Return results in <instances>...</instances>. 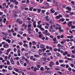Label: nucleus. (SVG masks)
I'll return each instance as SVG.
<instances>
[{"label":"nucleus","mask_w":75,"mask_h":75,"mask_svg":"<svg viewBox=\"0 0 75 75\" xmlns=\"http://www.w3.org/2000/svg\"><path fill=\"white\" fill-rule=\"evenodd\" d=\"M12 35H11V33H9V34H6L5 35V37L6 38H12V36H11Z\"/></svg>","instance_id":"f257e3e1"},{"label":"nucleus","mask_w":75,"mask_h":75,"mask_svg":"<svg viewBox=\"0 0 75 75\" xmlns=\"http://www.w3.org/2000/svg\"><path fill=\"white\" fill-rule=\"evenodd\" d=\"M16 23H18L20 24H22L23 23V21H21V19L18 18L16 20Z\"/></svg>","instance_id":"f03ea898"},{"label":"nucleus","mask_w":75,"mask_h":75,"mask_svg":"<svg viewBox=\"0 0 75 75\" xmlns=\"http://www.w3.org/2000/svg\"><path fill=\"white\" fill-rule=\"evenodd\" d=\"M43 34H45V35H49L50 34V33H48V30H45L44 32H43Z\"/></svg>","instance_id":"7ed1b4c3"},{"label":"nucleus","mask_w":75,"mask_h":75,"mask_svg":"<svg viewBox=\"0 0 75 75\" xmlns=\"http://www.w3.org/2000/svg\"><path fill=\"white\" fill-rule=\"evenodd\" d=\"M68 26L69 27H71V26H72V21H70L68 22Z\"/></svg>","instance_id":"20e7f679"},{"label":"nucleus","mask_w":75,"mask_h":75,"mask_svg":"<svg viewBox=\"0 0 75 75\" xmlns=\"http://www.w3.org/2000/svg\"><path fill=\"white\" fill-rule=\"evenodd\" d=\"M9 45L8 43H6L5 44L3 45V47L4 48H7L8 47Z\"/></svg>","instance_id":"39448f33"},{"label":"nucleus","mask_w":75,"mask_h":75,"mask_svg":"<svg viewBox=\"0 0 75 75\" xmlns=\"http://www.w3.org/2000/svg\"><path fill=\"white\" fill-rule=\"evenodd\" d=\"M55 65V64L54 63V62H53L52 61H51L50 62V64L49 65V67H50L51 68V67H52V66H53V65Z\"/></svg>","instance_id":"423d86ee"},{"label":"nucleus","mask_w":75,"mask_h":75,"mask_svg":"<svg viewBox=\"0 0 75 75\" xmlns=\"http://www.w3.org/2000/svg\"><path fill=\"white\" fill-rule=\"evenodd\" d=\"M62 17V16L61 14H59V16H57L56 17V18L57 19H59L60 18Z\"/></svg>","instance_id":"0eeeda50"},{"label":"nucleus","mask_w":75,"mask_h":75,"mask_svg":"<svg viewBox=\"0 0 75 75\" xmlns=\"http://www.w3.org/2000/svg\"><path fill=\"white\" fill-rule=\"evenodd\" d=\"M10 61L12 65H14L15 64L14 63V62L13 61V58H11L10 59Z\"/></svg>","instance_id":"6e6552de"},{"label":"nucleus","mask_w":75,"mask_h":75,"mask_svg":"<svg viewBox=\"0 0 75 75\" xmlns=\"http://www.w3.org/2000/svg\"><path fill=\"white\" fill-rule=\"evenodd\" d=\"M57 46L58 47V48H60V47H61L62 48V50H63V46H62V45H61V44L59 43L58 44H57Z\"/></svg>","instance_id":"1a4fd4ad"},{"label":"nucleus","mask_w":75,"mask_h":75,"mask_svg":"<svg viewBox=\"0 0 75 75\" xmlns=\"http://www.w3.org/2000/svg\"><path fill=\"white\" fill-rule=\"evenodd\" d=\"M50 11L51 13L52 14H54V12H55V11L54 10L53 8L51 9Z\"/></svg>","instance_id":"9d476101"},{"label":"nucleus","mask_w":75,"mask_h":75,"mask_svg":"<svg viewBox=\"0 0 75 75\" xmlns=\"http://www.w3.org/2000/svg\"><path fill=\"white\" fill-rule=\"evenodd\" d=\"M66 9L68 10L69 11H71L72 9L71 8H70L69 6H67L66 8Z\"/></svg>","instance_id":"9b49d317"},{"label":"nucleus","mask_w":75,"mask_h":75,"mask_svg":"<svg viewBox=\"0 0 75 75\" xmlns=\"http://www.w3.org/2000/svg\"><path fill=\"white\" fill-rule=\"evenodd\" d=\"M56 55H57V56H58V57H59L60 58H61V54H59V52H57Z\"/></svg>","instance_id":"f8f14e48"},{"label":"nucleus","mask_w":75,"mask_h":75,"mask_svg":"<svg viewBox=\"0 0 75 75\" xmlns=\"http://www.w3.org/2000/svg\"><path fill=\"white\" fill-rule=\"evenodd\" d=\"M40 48H45V45L44 44H41L40 46Z\"/></svg>","instance_id":"ddd939ff"},{"label":"nucleus","mask_w":75,"mask_h":75,"mask_svg":"<svg viewBox=\"0 0 75 75\" xmlns=\"http://www.w3.org/2000/svg\"><path fill=\"white\" fill-rule=\"evenodd\" d=\"M19 61L21 64H23L24 63V60L23 59H20Z\"/></svg>","instance_id":"4468645a"},{"label":"nucleus","mask_w":75,"mask_h":75,"mask_svg":"<svg viewBox=\"0 0 75 75\" xmlns=\"http://www.w3.org/2000/svg\"><path fill=\"white\" fill-rule=\"evenodd\" d=\"M44 4L45 6H46L47 7H48L49 6V4L47 2H45Z\"/></svg>","instance_id":"2eb2a0df"},{"label":"nucleus","mask_w":75,"mask_h":75,"mask_svg":"<svg viewBox=\"0 0 75 75\" xmlns=\"http://www.w3.org/2000/svg\"><path fill=\"white\" fill-rule=\"evenodd\" d=\"M59 21L62 22H64L65 21V19L64 18H61L59 19Z\"/></svg>","instance_id":"dca6fc26"},{"label":"nucleus","mask_w":75,"mask_h":75,"mask_svg":"<svg viewBox=\"0 0 75 75\" xmlns=\"http://www.w3.org/2000/svg\"><path fill=\"white\" fill-rule=\"evenodd\" d=\"M8 69L9 70H12V69H13V67L11 66H9L8 67Z\"/></svg>","instance_id":"f3484780"},{"label":"nucleus","mask_w":75,"mask_h":75,"mask_svg":"<svg viewBox=\"0 0 75 75\" xmlns=\"http://www.w3.org/2000/svg\"><path fill=\"white\" fill-rule=\"evenodd\" d=\"M37 27L39 28H42V25H38Z\"/></svg>","instance_id":"a211bd4d"},{"label":"nucleus","mask_w":75,"mask_h":75,"mask_svg":"<svg viewBox=\"0 0 75 75\" xmlns=\"http://www.w3.org/2000/svg\"><path fill=\"white\" fill-rule=\"evenodd\" d=\"M18 72V73H19V74L22 73V72H23V70L20 69H19Z\"/></svg>","instance_id":"6ab92c4d"},{"label":"nucleus","mask_w":75,"mask_h":75,"mask_svg":"<svg viewBox=\"0 0 75 75\" xmlns=\"http://www.w3.org/2000/svg\"><path fill=\"white\" fill-rule=\"evenodd\" d=\"M13 69L14 70L16 71V72H18V70L19 69H18L17 68H13Z\"/></svg>","instance_id":"aec40b11"},{"label":"nucleus","mask_w":75,"mask_h":75,"mask_svg":"<svg viewBox=\"0 0 75 75\" xmlns=\"http://www.w3.org/2000/svg\"><path fill=\"white\" fill-rule=\"evenodd\" d=\"M68 53L67 52L65 51L64 53H63V55H64L65 56V55H67Z\"/></svg>","instance_id":"412c9836"},{"label":"nucleus","mask_w":75,"mask_h":75,"mask_svg":"<svg viewBox=\"0 0 75 75\" xmlns=\"http://www.w3.org/2000/svg\"><path fill=\"white\" fill-rule=\"evenodd\" d=\"M59 63H63V62H64V60L60 59L59 60Z\"/></svg>","instance_id":"4be33fe9"},{"label":"nucleus","mask_w":75,"mask_h":75,"mask_svg":"<svg viewBox=\"0 0 75 75\" xmlns=\"http://www.w3.org/2000/svg\"><path fill=\"white\" fill-rule=\"evenodd\" d=\"M6 41L8 42V43H10L11 42V40H10L9 39H7L6 40Z\"/></svg>","instance_id":"5701e85b"},{"label":"nucleus","mask_w":75,"mask_h":75,"mask_svg":"<svg viewBox=\"0 0 75 75\" xmlns=\"http://www.w3.org/2000/svg\"><path fill=\"white\" fill-rule=\"evenodd\" d=\"M41 9H38L37 10V13H41Z\"/></svg>","instance_id":"b1692460"},{"label":"nucleus","mask_w":75,"mask_h":75,"mask_svg":"<svg viewBox=\"0 0 75 75\" xmlns=\"http://www.w3.org/2000/svg\"><path fill=\"white\" fill-rule=\"evenodd\" d=\"M9 6L11 8H13L14 7V5L13 4H11L9 5Z\"/></svg>","instance_id":"393cba45"},{"label":"nucleus","mask_w":75,"mask_h":75,"mask_svg":"<svg viewBox=\"0 0 75 75\" xmlns=\"http://www.w3.org/2000/svg\"><path fill=\"white\" fill-rule=\"evenodd\" d=\"M54 41V42H53V43L54 44H58V40H56L55 41Z\"/></svg>","instance_id":"a878e982"},{"label":"nucleus","mask_w":75,"mask_h":75,"mask_svg":"<svg viewBox=\"0 0 75 75\" xmlns=\"http://www.w3.org/2000/svg\"><path fill=\"white\" fill-rule=\"evenodd\" d=\"M40 30H41V31H44V30H45V29L43 28H39Z\"/></svg>","instance_id":"bb28decb"},{"label":"nucleus","mask_w":75,"mask_h":75,"mask_svg":"<svg viewBox=\"0 0 75 75\" xmlns=\"http://www.w3.org/2000/svg\"><path fill=\"white\" fill-rule=\"evenodd\" d=\"M11 50H12L10 49V48L8 49L7 50V52L8 53L10 52V51H11Z\"/></svg>","instance_id":"cd10ccee"},{"label":"nucleus","mask_w":75,"mask_h":75,"mask_svg":"<svg viewBox=\"0 0 75 75\" xmlns=\"http://www.w3.org/2000/svg\"><path fill=\"white\" fill-rule=\"evenodd\" d=\"M66 65L65 64H62L60 65V67H65Z\"/></svg>","instance_id":"c85d7f7f"},{"label":"nucleus","mask_w":75,"mask_h":75,"mask_svg":"<svg viewBox=\"0 0 75 75\" xmlns=\"http://www.w3.org/2000/svg\"><path fill=\"white\" fill-rule=\"evenodd\" d=\"M19 59V57H15L14 59V60H18Z\"/></svg>","instance_id":"c756f323"},{"label":"nucleus","mask_w":75,"mask_h":75,"mask_svg":"<svg viewBox=\"0 0 75 75\" xmlns=\"http://www.w3.org/2000/svg\"><path fill=\"white\" fill-rule=\"evenodd\" d=\"M49 22L50 24H52L53 23V20H51L49 21Z\"/></svg>","instance_id":"7c9ffc66"},{"label":"nucleus","mask_w":75,"mask_h":75,"mask_svg":"<svg viewBox=\"0 0 75 75\" xmlns=\"http://www.w3.org/2000/svg\"><path fill=\"white\" fill-rule=\"evenodd\" d=\"M59 28L58 30H61V25H58Z\"/></svg>","instance_id":"2f4dec72"},{"label":"nucleus","mask_w":75,"mask_h":75,"mask_svg":"<svg viewBox=\"0 0 75 75\" xmlns=\"http://www.w3.org/2000/svg\"><path fill=\"white\" fill-rule=\"evenodd\" d=\"M68 45L69 46H72V43L71 42H69L68 43Z\"/></svg>","instance_id":"473e14b6"},{"label":"nucleus","mask_w":75,"mask_h":75,"mask_svg":"<svg viewBox=\"0 0 75 75\" xmlns=\"http://www.w3.org/2000/svg\"><path fill=\"white\" fill-rule=\"evenodd\" d=\"M40 71H44V68L43 67H41L40 68Z\"/></svg>","instance_id":"72a5a7b5"},{"label":"nucleus","mask_w":75,"mask_h":75,"mask_svg":"<svg viewBox=\"0 0 75 75\" xmlns=\"http://www.w3.org/2000/svg\"><path fill=\"white\" fill-rule=\"evenodd\" d=\"M38 52H39V53H41L42 52V49H40L38 50Z\"/></svg>","instance_id":"f704fd0d"},{"label":"nucleus","mask_w":75,"mask_h":75,"mask_svg":"<svg viewBox=\"0 0 75 75\" xmlns=\"http://www.w3.org/2000/svg\"><path fill=\"white\" fill-rule=\"evenodd\" d=\"M45 25H47V26H50V24H49V23H48L47 22H45Z\"/></svg>","instance_id":"c9c22d12"},{"label":"nucleus","mask_w":75,"mask_h":75,"mask_svg":"<svg viewBox=\"0 0 75 75\" xmlns=\"http://www.w3.org/2000/svg\"><path fill=\"white\" fill-rule=\"evenodd\" d=\"M6 18H4L3 22L4 23H6Z\"/></svg>","instance_id":"e433bc0d"},{"label":"nucleus","mask_w":75,"mask_h":75,"mask_svg":"<svg viewBox=\"0 0 75 75\" xmlns=\"http://www.w3.org/2000/svg\"><path fill=\"white\" fill-rule=\"evenodd\" d=\"M22 59H24V60H25V57H24V55H23L22 57Z\"/></svg>","instance_id":"4c0bfd02"},{"label":"nucleus","mask_w":75,"mask_h":75,"mask_svg":"<svg viewBox=\"0 0 75 75\" xmlns=\"http://www.w3.org/2000/svg\"><path fill=\"white\" fill-rule=\"evenodd\" d=\"M31 27V25L29 23L28 25V28H30V27Z\"/></svg>","instance_id":"58836bf2"},{"label":"nucleus","mask_w":75,"mask_h":75,"mask_svg":"<svg viewBox=\"0 0 75 75\" xmlns=\"http://www.w3.org/2000/svg\"><path fill=\"white\" fill-rule=\"evenodd\" d=\"M12 35L13 36H15V35H17V33H13Z\"/></svg>","instance_id":"ea45409f"},{"label":"nucleus","mask_w":75,"mask_h":75,"mask_svg":"<svg viewBox=\"0 0 75 75\" xmlns=\"http://www.w3.org/2000/svg\"><path fill=\"white\" fill-rule=\"evenodd\" d=\"M42 59L43 61H45L46 60V57H44V58H42Z\"/></svg>","instance_id":"a19ab883"},{"label":"nucleus","mask_w":75,"mask_h":75,"mask_svg":"<svg viewBox=\"0 0 75 75\" xmlns=\"http://www.w3.org/2000/svg\"><path fill=\"white\" fill-rule=\"evenodd\" d=\"M53 41H57V38H55L53 39H52Z\"/></svg>","instance_id":"79ce46f5"},{"label":"nucleus","mask_w":75,"mask_h":75,"mask_svg":"<svg viewBox=\"0 0 75 75\" xmlns=\"http://www.w3.org/2000/svg\"><path fill=\"white\" fill-rule=\"evenodd\" d=\"M23 47H27L28 46V44H27L25 43H24L23 45Z\"/></svg>","instance_id":"37998d69"},{"label":"nucleus","mask_w":75,"mask_h":75,"mask_svg":"<svg viewBox=\"0 0 75 75\" xmlns=\"http://www.w3.org/2000/svg\"><path fill=\"white\" fill-rule=\"evenodd\" d=\"M56 64L57 65H59V62L58 61H57L56 62Z\"/></svg>","instance_id":"c03bdc74"},{"label":"nucleus","mask_w":75,"mask_h":75,"mask_svg":"<svg viewBox=\"0 0 75 75\" xmlns=\"http://www.w3.org/2000/svg\"><path fill=\"white\" fill-rule=\"evenodd\" d=\"M70 65L72 67V68H74V64H71Z\"/></svg>","instance_id":"a18cd8bd"},{"label":"nucleus","mask_w":75,"mask_h":75,"mask_svg":"<svg viewBox=\"0 0 75 75\" xmlns=\"http://www.w3.org/2000/svg\"><path fill=\"white\" fill-rule=\"evenodd\" d=\"M26 2V0H22V3H24Z\"/></svg>","instance_id":"49530a36"},{"label":"nucleus","mask_w":75,"mask_h":75,"mask_svg":"<svg viewBox=\"0 0 75 75\" xmlns=\"http://www.w3.org/2000/svg\"><path fill=\"white\" fill-rule=\"evenodd\" d=\"M27 25H25L24 27V29L25 30H27Z\"/></svg>","instance_id":"de8ad7c7"},{"label":"nucleus","mask_w":75,"mask_h":75,"mask_svg":"<svg viewBox=\"0 0 75 75\" xmlns=\"http://www.w3.org/2000/svg\"><path fill=\"white\" fill-rule=\"evenodd\" d=\"M3 23V20L2 19H0V24H2Z\"/></svg>","instance_id":"09e8293b"},{"label":"nucleus","mask_w":75,"mask_h":75,"mask_svg":"<svg viewBox=\"0 0 75 75\" xmlns=\"http://www.w3.org/2000/svg\"><path fill=\"white\" fill-rule=\"evenodd\" d=\"M42 34H40L38 35V36L39 37V38H42Z\"/></svg>","instance_id":"8fccbe9b"},{"label":"nucleus","mask_w":75,"mask_h":75,"mask_svg":"<svg viewBox=\"0 0 75 75\" xmlns=\"http://www.w3.org/2000/svg\"><path fill=\"white\" fill-rule=\"evenodd\" d=\"M32 43H33V44H34V45L37 44V42H35L34 41Z\"/></svg>","instance_id":"3c124183"},{"label":"nucleus","mask_w":75,"mask_h":75,"mask_svg":"<svg viewBox=\"0 0 75 75\" xmlns=\"http://www.w3.org/2000/svg\"><path fill=\"white\" fill-rule=\"evenodd\" d=\"M42 52H44V51H45V50H46V48H43L42 49Z\"/></svg>","instance_id":"603ef678"},{"label":"nucleus","mask_w":75,"mask_h":75,"mask_svg":"<svg viewBox=\"0 0 75 75\" xmlns=\"http://www.w3.org/2000/svg\"><path fill=\"white\" fill-rule=\"evenodd\" d=\"M15 3L16 5H18V1H16V2H15Z\"/></svg>","instance_id":"864d4df0"},{"label":"nucleus","mask_w":75,"mask_h":75,"mask_svg":"<svg viewBox=\"0 0 75 75\" xmlns=\"http://www.w3.org/2000/svg\"><path fill=\"white\" fill-rule=\"evenodd\" d=\"M33 71H34L35 72H36V71H37V68H36V67L34 68Z\"/></svg>","instance_id":"5fc2aeb1"},{"label":"nucleus","mask_w":75,"mask_h":75,"mask_svg":"<svg viewBox=\"0 0 75 75\" xmlns=\"http://www.w3.org/2000/svg\"><path fill=\"white\" fill-rule=\"evenodd\" d=\"M17 65H18L19 66L20 65V63L19 62V61H17Z\"/></svg>","instance_id":"6e6d98bb"},{"label":"nucleus","mask_w":75,"mask_h":75,"mask_svg":"<svg viewBox=\"0 0 75 75\" xmlns=\"http://www.w3.org/2000/svg\"><path fill=\"white\" fill-rule=\"evenodd\" d=\"M3 67H4V66H3V65H0V68L1 69H2V68H3Z\"/></svg>","instance_id":"4d7b16f0"},{"label":"nucleus","mask_w":75,"mask_h":75,"mask_svg":"<svg viewBox=\"0 0 75 75\" xmlns=\"http://www.w3.org/2000/svg\"><path fill=\"white\" fill-rule=\"evenodd\" d=\"M66 68H69V65L67 64L66 66Z\"/></svg>","instance_id":"13d9d810"},{"label":"nucleus","mask_w":75,"mask_h":75,"mask_svg":"<svg viewBox=\"0 0 75 75\" xmlns=\"http://www.w3.org/2000/svg\"><path fill=\"white\" fill-rule=\"evenodd\" d=\"M5 61H6L7 59V58H8V57L7 56H5Z\"/></svg>","instance_id":"bf43d9fd"},{"label":"nucleus","mask_w":75,"mask_h":75,"mask_svg":"<svg viewBox=\"0 0 75 75\" xmlns=\"http://www.w3.org/2000/svg\"><path fill=\"white\" fill-rule=\"evenodd\" d=\"M3 6L4 7H5V6H6V3H4L3 4Z\"/></svg>","instance_id":"052dcab7"},{"label":"nucleus","mask_w":75,"mask_h":75,"mask_svg":"<svg viewBox=\"0 0 75 75\" xmlns=\"http://www.w3.org/2000/svg\"><path fill=\"white\" fill-rule=\"evenodd\" d=\"M57 39H60V38H60V36L58 35L57 36Z\"/></svg>","instance_id":"680f3d73"},{"label":"nucleus","mask_w":75,"mask_h":75,"mask_svg":"<svg viewBox=\"0 0 75 75\" xmlns=\"http://www.w3.org/2000/svg\"><path fill=\"white\" fill-rule=\"evenodd\" d=\"M66 18H68L69 17V16L68 15H66Z\"/></svg>","instance_id":"e2e57ef3"},{"label":"nucleus","mask_w":75,"mask_h":75,"mask_svg":"<svg viewBox=\"0 0 75 75\" xmlns=\"http://www.w3.org/2000/svg\"><path fill=\"white\" fill-rule=\"evenodd\" d=\"M50 30H52V29H53V28L52 27V25H51V26L50 27Z\"/></svg>","instance_id":"0e129e2a"},{"label":"nucleus","mask_w":75,"mask_h":75,"mask_svg":"<svg viewBox=\"0 0 75 75\" xmlns=\"http://www.w3.org/2000/svg\"><path fill=\"white\" fill-rule=\"evenodd\" d=\"M36 47L37 48H40V45H37Z\"/></svg>","instance_id":"69168bd1"},{"label":"nucleus","mask_w":75,"mask_h":75,"mask_svg":"<svg viewBox=\"0 0 75 75\" xmlns=\"http://www.w3.org/2000/svg\"><path fill=\"white\" fill-rule=\"evenodd\" d=\"M62 6L63 8H65V7H66V5L64 4H63Z\"/></svg>","instance_id":"338daca9"},{"label":"nucleus","mask_w":75,"mask_h":75,"mask_svg":"<svg viewBox=\"0 0 75 75\" xmlns=\"http://www.w3.org/2000/svg\"><path fill=\"white\" fill-rule=\"evenodd\" d=\"M40 3H42L43 1H44V0H40Z\"/></svg>","instance_id":"774afa93"}]
</instances>
